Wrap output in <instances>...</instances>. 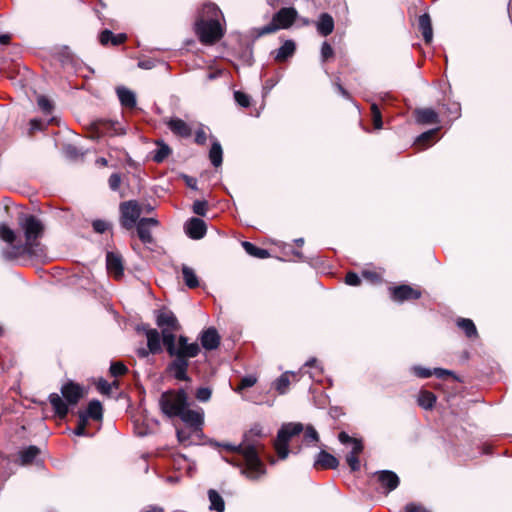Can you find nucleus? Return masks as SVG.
Masks as SVG:
<instances>
[{"label":"nucleus","instance_id":"23","mask_svg":"<svg viewBox=\"0 0 512 512\" xmlns=\"http://www.w3.org/2000/svg\"><path fill=\"white\" fill-rule=\"evenodd\" d=\"M211 148L209 151V159L214 167H219L223 162V149L220 142L213 135L210 136Z\"/></svg>","mask_w":512,"mask_h":512},{"label":"nucleus","instance_id":"1","mask_svg":"<svg viewBox=\"0 0 512 512\" xmlns=\"http://www.w3.org/2000/svg\"><path fill=\"white\" fill-rule=\"evenodd\" d=\"M156 324L162 331L163 345L172 360L166 367L167 373L178 381L190 382L188 375L189 360L199 355L201 349L197 342H188L186 336L178 338L174 334L179 329V323L175 314L167 309L156 312Z\"/></svg>","mask_w":512,"mask_h":512},{"label":"nucleus","instance_id":"21","mask_svg":"<svg viewBox=\"0 0 512 512\" xmlns=\"http://www.w3.org/2000/svg\"><path fill=\"white\" fill-rule=\"evenodd\" d=\"M334 26V19L330 14L326 12L320 14L316 22V29L321 36L326 37L330 35L334 30Z\"/></svg>","mask_w":512,"mask_h":512},{"label":"nucleus","instance_id":"51","mask_svg":"<svg viewBox=\"0 0 512 512\" xmlns=\"http://www.w3.org/2000/svg\"><path fill=\"white\" fill-rule=\"evenodd\" d=\"M109 187L112 191H117L121 184V176L118 173H113L108 179Z\"/></svg>","mask_w":512,"mask_h":512},{"label":"nucleus","instance_id":"24","mask_svg":"<svg viewBox=\"0 0 512 512\" xmlns=\"http://www.w3.org/2000/svg\"><path fill=\"white\" fill-rule=\"evenodd\" d=\"M116 93L122 106L130 109L136 106V96L134 92H132L128 88L123 86L118 87L116 89Z\"/></svg>","mask_w":512,"mask_h":512},{"label":"nucleus","instance_id":"34","mask_svg":"<svg viewBox=\"0 0 512 512\" xmlns=\"http://www.w3.org/2000/svg\"><path fill=\"white\" fill-rule=\"evenodd\" d=\"M170 153L171 148L167 144L160 142L157 143V148L153 151L152 159L156 163H161L169 156Z\"/></svg>","mask_w":512,"mask_h":512},{"label":"nucleus","instance_id":"40","mask_svg":"<svg viewBox=\"0 0 512 512\" xmlns=\"http://www.w3.org/2000/svg\"><path fill=\"white\" fill-rule=\"evenodd\" d=\"M410 371L413 375H415L418 378H429L432 376V369L422 367L420 365H414L410 368Z\"/></svg>","mask_w":512,"mask_h":512},{"label":"nucleus","instance_id":"54","mask_svg":"<svg viewBox=\"0 0 512 512\" xmlns=\"http://www.w3.org/2000/svg\"><path fill=\"white\" fill-rule=\"evenodd\" d=\"M111 387H112V384H110L109 382H107L105 379H102V378L97 383V389L102 394L108 395L111 392Z\"/></svg>","mask_w":512,"mask_h":512},{"label":"nucleus","instance_id":"9","mask_svg":"<svg viewBox=\"0 0 512 512\" xmlns=\"http://www.w3.org/2000/svg\"><path fill=\"white\" fill-rule=\"evenodd\" d=\"M119 222L123 229L132 230L141 219L142 214L139 203L135 200L121 202L119 205Z\"/></svg>","mask_w":512,"mask_h":512},{"label":"nucleus","instance_id":"35","mask_svg":"<svg viewBox=\"0 0 512 512\" xmlns=\"http://www.w3.org/2000/svg\"><path fill=\"white\" fill-rule=\"evenodd\" d=\"M135 227L137 235L143 244H152L154 242L149 226L138 222Z\"/></svg>","mask_w":512,"mask_h":512},{"label":"nucleus","instance_id":"11","mask_svg":"<svg viewBox=\"0 0 512 512\" xmlns=\"http://www.w3.org/2000/svg\"><path fill=\"white\" fill-rule=\"evenodd\" d=\"M374 475L385 495L389 494L399 486L400 479L398 475L391 470L377 471Z\"/></svg>","mask_w":512,"mask_h":512},{"label":"nucleus","instance_id":"58","mask_svg":"<svg viewBox=\"0 0 512 512\" xmlns=\"http://www.w3.org/2000/svg\"><path fill=\"white\" fill-rule=\"evenodd\" d=\"M432 375H435L439 379H444L446 376L453 375V372L443 368H434L432 370Z\"/></svg>","mask_w":512,"mask_h":512},{"label":"nucleus","instance_id":"16","mask_svg":"<svg viewBox=\"0 0 512 512\" xmlns=\"http://www.w3.org/2000/svg\"><path fill=\"white\" fill-rule=\"evenodd\" d=\"M296 51V44L293 40L288 39L283 42V44L276 50L271 52L274 60L276 62H285L289 58H291Z\"/></svg>","mask_w":512,"mask_h":512},{"label":"nucleus","instance_id":"47","mask_svg":"<svg viewBox=\"0 0 512 512\" xmlns=\"http://www.w3.org/2000/svg\"><path fill=\"white\" fill-rule=\"evenodd\" d=\"M92 227L96 233L102 234L109 229L110 223L105 220L97 219L92 222Z\"/></svg>","mask_w":512,"mask_h":512},{"label":"nucleus","instance_id":"62","mask_svg":"<svg viewBox=\"0 0 512 512\" xmlns=\"http://www.w3.org/2000/svg\"><path fill=\"white\" fill-rule=\"evenodd\" d=\"M138 66L142 69H152L155 67V62L151 59L141 60L138 62Z\"/></svg>","mask_w":512,"mask_h":512},{"label":"nucleus","instance_id":"2","mask_svg":"<svg viewBox=\"0 0 512 512\" xmlns=\"http://www.w3.org/2000/svg\"><path fill=\"white\" fill-rule=\"evenodd\" d=\"M266 436L260 424H254L249 431L243 435L240 444L229 443L218 444L228 451L233 452L232 458L224 460L234 466L241 468V474L250 480H258L266 474V467L260 458L264 445L261 439Z\"/></svg>","mask_w":512,"mask_h":512},{"label":"nucleus","instance_id":"36","mask_svg":"<svg viewBox=\"0 0 512 512\" xmlns=\"http://www.w3.org/2000/svg\"><path fill=\"white\" fill-rule=\"evenodd\" d=\"M303 441L306 446H315L319 441L318 432L311 425L306 426Z\"/></svg>","mask_w":512,"mask_h":512},{"label":"nucleus","instance_id":"6","mask_svg":"<svg viewBox=\"0 0 512 512\" xmlns=\"http://www.w3.org/2000/svg\"><path fill=\"white\" fill-rule=\"evenodd\" d=\"M298 12L293 7L281 8L278 12L273 15L272 21L261 27L253 30V34L256 38L262 37L267 34L276 32L279 29H287L296 20Z\"/></svg>","mask_w":512,"mask_h":512},{"label":"nucleus","instance_id":"25","mask_svg":"<svg viewBox=\"0 0 512 512\" xmlns=\"http://www.w3.org/2000/svg\"><path fill=\"white\" fill-rule=\"evenodd\" d=\"M456 325L459 329H461L467 338L475 339L478 337L477 328L474 322L469 318H458L456 320Z\"/></svg>","mask_w":512,"mask_h":512},{"label":"nucleus","instance_id":"19","mask_svg":"<svg viewBox=\"0 0 512 512\" xmlns=\"http://www.w3.org/2000/svg\"><path fill=\"white\" fill-rule=\"evenodd\" d=\"M414 115L419 124H438L440 122L438 113L432 108H418L414 111Z\"/></svg>","mask_w":512,"mask_h":512},{"label":"nucleus","instance_id":"43","mask_svg":"<svg viewBox=\"0 0 512 512\" xmlns=\"http://www.w3.org/2000/svg\"><path fill=\"white\" fill-rule=\"evenodd\" d=\"M212 390L208 387H200L196 390L195 397L200 402H208L211 398Z\"/></svg>","mask_w":512,"mask_h":512},{"label":"nucleus","instance_id":"59","mask_svg":"<svg viewBox=\"0 0 512 512\" xmlns=\"http://www.w3.org/2000/svg\"><path fill=\"white\" fill-rule=\"evenodd\" d=\"M65 154L67 157H69L71 159H75L80 155L77 147L74 145H67L65 147Z\"/></svg>","mask_w":512,"mask_h":512},{"label":"nucleus","instance_id":"3","mask_svg":"<svg viewBox=\"0 0 512 512\" xmlns=\"http://www.w3.org/2000/svg\"><path fill=\"white\" fill-rule=\"evenodd\" d=\"M19 226L24 232V243H16L15 231L5 223H0V239L10 245L1 252L2 257L7 261L15 260L26 254H38L40 244L37 240L43 234V223L34 215H22L19 217Z\"/></svg>","mask_w":512,"mask_h":512},{"label":"nucleus","instance_id":"44","mask_svg":"<svg viewBox=\"0 0 512 512\" xmlns=\"http://www.w3.org/2000/svg\"><path fill=\"white\" fill-rule=\"evenodd\" d=\"M234 99H235L236 103L241 107L247 108L250 106V96L244 92L235 91Z\"/></svg>","mask_w":512,"mask_h":512},{"label":"nucleus","instance_id":"13","mask_svg":"<svg viewBox=\"0 0 512 512\" xmlns=\"http://www.w3.org/2000/svg\"><path fill=\"white\" fill-rule=\"evenodd\" d=\"M184 229L188 237L194 240L202 239L207 232L206 223L197 217L190 218L185 223Z\"/></svg>","mask_w":512,"mask_h":512},{"label":"nucleus","instance_id":"12","mask_svg":"<svg viewBox=\"0 0 512 512\" xmlns=\"http://www.w3.org/2000/svg\"><path fill=\"white\" fill-rule=\"evenodd\" d=\"M391 298L396 302H404L408 300H416L421 297V291L414 289L409 285H399L390 289Z\"/></svg>","mask_w":512,"mask_h":512},{"label":"nucleus","instance_id":"42","mask_svg":"<svg viewBox=\"0 0 512 512\" xmlns=\"http://www.w3.org/2000/svg\"><path fill=\"white\" fill-rule=\"evenodd\" d=\"M109 371L112 376L118 377L126 374L128 369L122 362H112Z\"/></svg>","mask_w":512,"mask_h":512},{"label":"nucleus","instance_id":"52","mask_svg":"<svg viewBox=\"0 0 512 512\" xmlns=\"http://www.w3.org/2000/svg\"><path fill=\"white\" fill-rule=\"evenodd\" d=\"M345 283L350 286H358L361 283V279L357 273L348 272L345 277Z\"/></svg>","mask_w":512,"mask_h":512},{"label":"nucleus","instance_id":"60","mask_svg":"<svg viewBox=\"0 0 512 512\" xmlns=\"http://www.w3.org/2000/svg\"><path fill=\"white\" fill-rule=\"evenodd\" d=\"M183 179H184V181H185V184H186L189 188H191V189H193V190H197V189H198V187H197V179H196V178L191 177V176H188V175H184V176H183Z\"/></svg>","mask_w":512,"mask_h":512},{"label":"nucleus","instance_id":"8","mask_svg":"<svg viewBox=\"0 0 512 512\" xmlns=\"http://www.w3.org/2000/svg\"><path fill=\"white\" fill-rule=\"evenodd\" d=\"M195 32L204 44H213L223 36V29L217 19L197 18Z\"/></svg>","mask_w":512,"mask_h":512},{"label":"nucleus","instance_id":"56","mask_svg":"<svg viewBox=\"0 0 512 512\" xmlns=\"http://www.w3.org/2000/svg\"><path fill=\"white\" fill-rule=\"evenodd\" d=\"M405 512H429L424 506L416 503H408L405 506Z\"/></svg>","mask_w":512,"mask_h":512},{"label":"nucleus","instance_id":"64","mask_svg":"<svg viewBox=\"0 0 512 512\" xmlns=\"http://www.w3.org/2000/svg\"><path fill=\"white\" fill-rule=\"evenodd\" d=\"M126 39H127V36L124 33H120L117 35L114 34V38L112 39L111 44L114 46H117V45L124 43L126 41Z\"/></svg>","mask_w":512,"mask_h":512},{"label":"nucleus","instance_id":"46","mask_svg":"<svg viewBox=\"0 0 512 512\" xmlns=\"http://www.w3.org/2000/svg\"><path fill=\"white\" fill-rule=\"evenodd\" d=\"M334 50L328 42H323L321 46V61L326 62L329 58L333 57Z\"/></svg>","mask_w":512,"mask_h":512},{"label":"nucleus","instance_id":"45","mask_svg":"<svg viewBox=\"0 0 512 512\" xmlns=\"http://www.w3.org/2000/svg\"><path fill=\"white\" fill-rule=\"evenodd\" d=\"M208 203L205 200H196L193 203L192 210L198 216H205L207 213Z\"/></svg>","mask_w":512,"mask_h":512},{"label":"nucleus","instance_id":"18","mask_svg":"<svg viewBox=\"0 0 512 512\" xmlns=\"http://www.w3.org/2000/svg\"><path fill=\"white\" fill-rule=\"evenodd\" d=\"M106 266L108 272L112 274L116 279H119L123 276L124 268L122 258L119 254H116L114 252H107Z\"/></svg>","mask_w":512,"mask_h":512},{"label":"nucleus","instance_id":"10","mask_svg":"<svg viewBox=\"0 0 512 512\" xmlns=\"http://www.w3.org/2000/svg\"><path fill=\"white\" fill-rule=\"evenodd\" d=\"M194 432H201L204 424V411L202 408L197 410L184 408L178 416Z\"/></svg>","mask_w":512,"mask_h":512},{"label":"nucleus","instance_id":"27","mask_svg":"<svg viewBox=\"0 0 512 512\" xmlns=\"http://www.w3.org/2000/svg\"><path fill=\"white\" fill-rule=\"evenodd\" d=\"M220 16H222V12L219 9V7L214 3H205L203 4L198 18H204V19H217L219 20Z\"/></svg>","mask_w":512,"mask_h":512},{"label":"nucleus","instance_id":"63","mask_svg":"<svg viewBox=\"0 0 512 512\" xmlns=\"http://www.w3.org/2000/svg\"><path fill=\"white\" fill-rule=\"evenodd\" d=\"M338 439L342 444H351L355 438L349 436L346 432L342 431L338 435Z\"/></svg>","mask_w":512,"mask_h":512},{"label":"nucleus","instance_id":"14","mask_svg":"<svg viewBox=\"0 0 512 512\" xmlns=\"http://www.w3.org/2000/svg\"><path fill=\"white\" fill-rule=\"evenodd\" d=\"M147 338V347L151 354L156 355L162 352V331L159 332L157 329L149 328L148 326L143 327Z\"/></svg>","mask_w":512,"mask_h":512},{"label":"nucleus","instance_id":"48","mask_svg":"<svg viewBox=\"0 0 512 512\" xmlns=\"http://www.w3.org/2000/svg\"><path fill=\"white\" fill-rule=\"evenodd\" d=\"M346 462L352 471H358L360 469V461L358 455L348 453L346 455Z\"/></svg>","mask_w":512,"mask_h":512},{"label":"nucleus","instance_id":"29","mask_svg":"<svg viewBox=\"0 0 512 512\" xmlns=\"http://www.w3.org/2000/svg\"><path fill=\"white\" fill-rule=\"evenodd\" d=\"M290 375L295 376L296 374L289 371L284 372L273 382V387L279 394L284 395L287 393L290 385Z\"/></svg>","mask_w":512,"mask_h":512},{"label":"nucleus","instance_id":"55","mask_svg":"<svg viewBox=\"0 0 512 512\" xmlns=\"http://www.w3.org/2000/svg\"><path fill=\"white\" fill-rule=\"evenodd\" d=\"M61 56V62L63 64H67L68 62H73V53L68 47H64L60 53Z\"/></svg>","mask_w":512,"mask_h":512},{"label":"nucleus","instance_id":"39","mask_svg":"<svg viewBox=\"0 0 512 512\" xmlns=\"http://www.w3.org/2000/svg\"><path fill=\"white\" fill-rule=\"evenodd\" d=\"M371 113H372L374 128L381 129L383 126L382 115H381V111L376 103H372Z\"/></svg>","mask_w":512,"mask_h":512},{"label":"nucleus","instance_id":"26","mask_svg":"<svg viewBox=\"0 0 512 512\" xmlns=\"http://www.w3.org/2000/svg\"><path fill=\"white\" fill-rule=\"evenodd\" d=\"M181 272L183 281L188 288L194 289L199 286V279L193 268L189 267L186 264H183L181 267Z\"/></svg>","mask_w":512,"mask_h":512},{"label":"nucleus","instance_id":"49","mask_svg":"<svg viewBox=\"0 0 512 512\" xmlns=\"http://www.w3.org/2000/svg\"><path fill=\"white\" fill-rule=\"evenodd\" d=\"M37 103H38L39 108L44 113H50L51 112V110H52V103H51V101L47 97L39 96L38 100H37Z\"/></svg>","mask_w":512,"mask_h":512},{"label":"nucleus","instance_id":"20","mask_svg":"<svg viewBox=\"0 0 512 512\" xmlns=\"http://www.w3.org/2000/svg\"><path fill=\"white\" fill-rule=\"evenodd\" d=\"M339 466L338 459L332 454L321 450L314 461V467L323 469H336Z\"/></svg>","mask_w":512,"mask_h":512},{"label":"nucleus","instance_id":"7","mask_svg":"<svg viewBox=\"0 0 512 512\" xmlns=\"http://www.w3.org/2000/svg\"><path fill=\"white\" fill-rule=\"evenodd\" d=\"M303 430L304 426L299 422L285 423L281 426L274 441V449L279 459L284 460L288 457L290 453L289 442L294 436L303 432Z\"/></svg>","mask_w":512,"mask_h":512},{"label":"nucleus","instance_id":"15","mask_svg":"<svg viewBox=\"0 0 512 512\" xmlns=\"http://www.w3.org/2000/svg\"><path fill=\"white\" fill-rule=\"evenodd\" d=\"M166 125L170 131L179 137L189 138L192 135V128L182 119L172 117L166 121Z\"/></svg>","mask_w":512,"mask_h":512},{"label":"nucleus","instance_id":"28","mask_svg":"<svg viewBox=\"0 0 512 512\" xmlns=\"http://www.w3.org/2000/svg\"><path fill=\"white\" fill-rule=\"evenodd\" d=\"M436 400L437 398L433 392L428 390H420L417 403L421 408L425 410H431L434 407Z\"/></svg>","mask_w":512,"mask_h":512},{"label":"nucleus","instance_id":"61","mask_svg":"<svg viewBox=\"0 0 512 512\" xmlns=\"http://www.w3.org/2000/svg\"><path fill=\"white\" fill-rule=\"evenodd\" d=\"M177 438L184 445L189 443V435L185 430H177Z\"/></svg>","mask_w":512,"mask_h":512},{"label":"nucleus","instance_id":"37","mask_svg":"<svg viewBox=\"0 0 512 512\" xmlns=\"http://www.w3.org/2000/svg\"><path fill=\"white\" fill-rule=\"evenodd\" d=\"M440 128H434V129H430L426 132H423L422 134H420L416 141H415V144L416 145H419L421 147H426L428 142L431 141L432 139L435 138V136L437 135V133L439 132Z\"/></svg>","mask_w":512,"mask_h":512},{"label":"nucleus","instance_id":"50","mask_svg":"<svg viewBox=\"0 0 512 512\" xmlns=\"http://www.w3.org/2000/svg\"><path fill=\"white\" fill-rule=\"evenodd\" d=\"M195 143L198 144V145H204L206 144V141H207V134H206V131L204 129V126L201 125L196 133H195V139H194Z\"/></svg>","mask_w":512,"mask_h":512},{"label":"nucleus","instance_id":"38","mask_svg":"<svg viewBox=\"0 0 512 512\" xmlns=\"http://www.w3.org/2000/svg\"><path fill=\"white\" fill-rule=\"evenodd\" d=\"M445 107V113H447L451 120L457 119L460 117L461 114V106L458 102H452L448 103L447 105H444Z\"/></svg>","mask_w":512,"mask_h":512},{"label":"nucleus","instance_id":"41","mask_svg":"<svg viewBox=\"0 0 512 512\" xmlns=\"http://www.w3.org/2000/svg\"><path fill=\"white\" fill-rule=\"evenodd\" d=\"M256 382H257V378L255 376H253V375L244 376L241 379L239 386L235 389V392L239 393L244 389L250 388V387L254 386L256 384Z\"/></svg>","mask_w":512,"mask_h":512},{"label":"nucleus","instance_id":"4","mask_svg":"<svg viewBox=\"0 0 512 512\" xmlns=\"http://www.w3.org/2000/svg\"><path fill=\"white\" fill-rule=\"evenodd\" d=\"M61 394L67 403L57 394L52 393L49 395V402L52 405L55 413L60 418H65L69 412V405H76L79 400L84 396V391L81 385L68 381L61 388Z\"/></svg>","mask_w":512,"mask_h":512},{"label":"nucleus","instance_id":"17","mask_svg":"<svg viewBox=\"0 0 512 512\" xmlns=\"http://www.w3.org/2000/svg\"><path fill=\"white\" fill-rule=\"evenodd\" d=\"M200 342L204 349L214 350L220 345V336L215 328L210 327L201 333Z\"/></svg>","mask_w":512,"mask_h":512},{"label":"nucleus","instance_id":"32","mask_svg":"<svg viewBox=\"0 0 512 512\" xmlns=\"http://www.w3.org/2000/svg\"><path fill=\"white\" fill-rule=\"evenodd\" d=\"M208 498L210 501V509L217 512H223L225 509L224 500L221 495L213 489L208 491Z\"/></svg>","mask_w":512,"mask_h":512},{"label":"nucleus","instance_id":"22","mask_svg":"<svg viewBox=\"0 0 512 512\" xmlns=\"http://www.w3.org/2000/svg\"><path fill=\"white\" fill-rule=\"evenodd\" d=\"M418 28L423 36L425 43L430 44L433 39V29H432L431 18L428 13H424L419 16Z\"/></svg>","mask_w":512,"mask_h":512},{"label":"nucleus","instance_id":"30","mask_svg":"<svg viewBox=\"0 0 512 512\" xmlns=\"http://www.w3.org/2000/svg\"><path fill=\"white\" fill-rule=\"evenodd\" d=\"M242 247L247 254L258 259H266L270 256V253L267 249L259 248L248 241H243Z\"/></svg>","mask_w":512,"mask_h":512},{"label":"nucleus","instance_id":"57","mask_svg":"<svg viewBox=\"0 0 512 512\" xmlns=\"http://www.w3.org/2000/svg\"><path fill=\"white\" fill-rule=\"evenodd\" d=\"M351 444L353 445V447L351 452H349L350 454L359 455L360 453H362L364 449L362 440L355 438Z\"/></svg>","mask_w":512,"mask_h":512},{"label":"nucleus","instance_id":"33","mask_svg":"<svg viewBox=\"0 0 512 512\" xmlns=\"http://www.w3.org/2000/svg\"><path fill=\"white\" fill-rule=\"evenodd\" d=\"M40 449L37 446L31 445L20 452V461L22 465H27L39 455Z\"/></svg>","mask_w":512,"mask_h":512},{"label":"nucleus","instance_id":"31","mask_svg":"<svg viewBox=\"0 0 512 512\" xmlns=\"http://www.w3.org/2000/svg\"><path fill=\"white\" fill-rule=\"evenodd\" d=\"M84 414L88 415L93 420H101L103 417V408L101 402L96 399L91 400L88 403L87 409L84 411Z\"/></svg>","mask_w":512,"mask_h":512},{"label":"nucleus","instance_id":"53","mask_svg":"<svg viewBox=\"0 0 512 512\" xmlns=\"http://www.w3.org/2000/svg\"><path fill=\"white\" fill-rule=\"evenodd\" d=\"M114 38V34L112 31L105 29L100 33L99 40L102 45H107L112 43V39Z\"/></svg>","mask_w":512,"mask_h":512},{"label":"nucleus","instance_id":"5","mask_svg":"<svg viewBox=\"0 0 512 512\" xmlns=\"http://www.w3.org/2000/svg\"><path fill=\"white\" fill-rule=\"evenodd\" d=\"M159 406L168 418L178 417L189 406L188 395L183 388L165 391L159 398Z\"/></svg>","mask_w":512,"mask_h":512}]
</instances>
